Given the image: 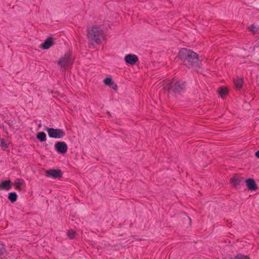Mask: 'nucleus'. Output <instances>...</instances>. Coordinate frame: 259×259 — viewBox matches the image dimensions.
I'll return each instance as SVG.
<instances>
[{"mask_svg": "<svg viewBox=\"0 0 259 259\" xmlns=\"http://www.w3.org/2000/svg\"><path fill=\"white\" fill-rule=\"evenodd\" d=\"M179 57L188 66H195L199 63L196 53L191 50L182 49L179 53Z\"/></svg>", "mask_w": 259, "mask_h": 259, "instance_id": "obj_1", "label": "nucleus"}, {"mask_svg": "<svg viewBox=\"0 0 259 259\" xmlns=\"http://www.w3.org/2000/svg\"><path fill=\"white\" fill-rule=\"evenodd\" d=\"M73 60L74 58L72 53L69 52L59 59L58 64L61 68H66L72 64Z\"/></svg>", "mask_w": 259, "mask_h": 259, "instance_id": "obj_2", "label": "nucleus"}, {"mask_svg": "<svg viewBox=\"0 0 259 259\" xmlns=\"http://www.w3.org/2000/svg\"><path fill=\"white\" fill-rule=\"evenodd\" d=\"M46 131L50 138L60 139L65 136V132L60 128L47 127Z\"/></svg>", "mask_w": 259, "mask_h": 259, "instance_id": "obj_3", "label": "nucleus"}, {"mask_svg": "<svg viewBox=\"0 0 259 259\" xmlns=\"http://www.w3.org/2000/svg\"><path fill=\"white\" fill-rule=\"evenodd\" d=\"M102 33L103 31L100 27L94 26L89 29L88 36L91 39L96 40V37L102 35Z\"/></svg>", "mask_w": 259, "mask_h": 259, "instance_id": "obj_4", "label": "nucleus"}, {"mask_svg": "<svg viewBox=\"0 0 259 259\" xmlns=\"http://www.w3.org/2000/svg\"><path fill=\"white\" fill-rule=\"evenodd\" d=\"M46 177L52 179H59L62 177V172L61 170L58 169H50L46 170Z\"/></svg>", "mask_w": 259, "mask_h": 259, "instance_id": "obj_5", "label": "nucleus"}, {"mask_svg": "<svg viewBox=\"0 0 259 259\" xmlns=\"http://www.w3.org/2000/svg\"><path fill=\"white\" fill-rule=\"evenodd\" d=\"M183 84L180 81H173L168 85L166 84L164 88L167 90H172L174 91H179V89H182Z\"/></svg>", "mask_w": 259, "mask_h": 259, "instance_id": "obj_6", "label": "nucleus"}, {"mask_svg": "<svg viewBox=\"0 0 259 259\" xmlns=\"http://www.w3.org/2000/svg\"><path fill=\"white\" fill-rule=\"evenodd\" d=\"M124 60L127 64L134 65L138 61V58L136 55L128 54L125 56Z\"/></svg>", "mask_w": 259, "mask_h": 259, "instance_id": "obj_7", "label": "nucleus"}, {"mask_svg": "<svg viewBox=\"0 0 259 259\" xmlns=\"http://www.w3.org/2000/svg\"><path fill=\"white\" fill-rule=\"evenodd\" d=\"M56 150L60 153H65L67 150V145L63 142H59L55 144Z\"/></svg>", "mask_w": 259, "mask_h": 259, "instance_id": "obj_8", "label": "nucleus"}, {"mask_svg": "<svg viewBox=\"0 0 259 259\" xmlns=\"http://www.w3.org/2000/svg\"><path fill=\"white\" fill-rule=\"evenodd\" d=\"M103 82L106 85L109 86L110 88L115 90L117 89V85L114 82L111 77H106L103 80Z\"/></svg>", "mask_w": 259, "mask_h": 259, "instance_id": "obj_9", "label": "nucleus"}, {"mask_svg": "<svg viewBox=\"0 0 259 259\" xmlns=\"http://www.w3.org/2000/svg\"><path fill=\"white\" fill-rule=\"evenodd\" d=\"M12 188V184L10 181H3L0 182V190L8 191Z\"/></svg>", "mask_w": 259, "mask_h": 259, "instance_id": "obj_10", "label": "nucleus"}, {"mask_svg": "<svg viewBox=\"0 0 259 259\" xmlns=\"http://www.w3.org/2000/svg\"><path fill=\"white\" fill-rule=\"evenodd\" d=\"M246 184L247 187L252 191H255L257 189L256 185L254 181L252 179H248L246 181Z\"/></svg>", "mask_w": 259, "mask_h": 259, "instance_id": "obj_11", "label": "nucleus"}, {"mask_svg": "<svg viewBox=\"0 0 259 259\" xmlns=\"http://www.w3.org/2000/svg\"><path fill=\"white\" fill-rule=\"evenodd\" d=\"M53 39L52 38H49L45 40V41L41 45V47L43 49H48L53 45Z\"/></svg>", "mask_w": 259, "mask_h": 259, "instance_id": "obj_12", "label": "nucleus"}, {"mask_svg": "<svg viewBox=\"0 0 259 259\" xmlns=\"http://www.w3.org/2000/svg\"><path fill=\"white\" fill-rule=\"evenodd\" d=\"M234 82L235 87L237 89H240L242 88L243 83V79L239 77H237L234 80Z\"/></svg>", "mask_w": 259, "mask_h": 259, "instance_id": "obj_13", "label": "nucleus"}, {"mask_svg": "<svg viewBox=\"0 0 259 259\" xmlns=\"http://www.w3.org/2000/svg\"><path fill=\"white\" fill-rule=\"evenodd\" d=\"M36 138L40 142H45L46 141V135L44 132H38L37 134Z\"/></svg>", "mask_w": 259, "mask_h": 259, "instance_id": "obj_14", "label": "nucleus"}, {"mask_svg": "<svg viewBox=\"0 0 259 259\" xmlns=\"http://www.w3.org/2000/svg\"><path fill=\"white\" fill-rule=\"evenodd\" d=\"M67 234L70 239H72L74 238L77 235V233L75 231H73L72 229H70L67 230Z\"/></svg>", "mask_w": 259, "mask_h": 259, "instance_id": "obj_15", "label": "nucleus"}, {"mask_svg": "<svg viewBox=\"0 0 259 259\" xmlns=\"http://www.w3.org/2000/svg\"><path fill=\"white\" fill-rule=\"evenodd\" d=\"M233 259H251L248 255H245L241 253H238L234 256Z\"/></svg>", "mask_w": 259, "mask_h": 259, "instance_id": "obj_16", "label": "nucleus"}, {"mask_svg": "<svg viewBox=\"0 0 259 259\" xmlns=\"http://www.w3.org/2000/svg\"><path fill=\"white\" fill-rule=\"evenodd\" d=\"M219 93L221 97H225L228 93V90L226 88H221L219 91Z\"/></svg>", "mask_w": 259, "mask_h": 259, "instance_id": "obj_17", "label": "nucleus"}, {"mask_svg": "<svg viewBox=\"0 0 259 259\" xmlns=\"http://www.w3.org/2000/svg\"><path fill=\"white\" fill-rule=\"evenodd\" d=\"M17 198V195L15 192H11L9 193V199L12 202H14L16 201Z\"/></svg>", "mask_w": 259, "mask_h": 259, "instance_id": "obj_18", "label": "nucleus"}, {"mask_svg": "<svg viewBox=\"0 0 259 259\" xmlns=\"http://www.w3.org/2000/svg\"><path fill=\"white\" fill-rule=\"evenodd\" d=\"M23 183V181L22 179H17L15 182V185L17 189H19Z\"/></svg>", "mask_w": 259, "mask_h": 259, "instance_id": "obj_19", "label": "nucleus"}, {"mask_svg": "<svg viewBox=\"0 0 259 259\" xmlns=\"http://www.w3.org/2000/svg\"><path fill=\"white\" fill-rule=\"evenodd\" d=\"M249 30L253 33H256L258 31V28L254 25H252L249 27Z\"/></svg>", "mask_w": 259, "mask_h": 259, "instance_id": "obj_20", "label": "nucleus"}, {"mask_svg": "<svg viewBox=\"0 0 259 259\" xmlns=\"http://www.w3.org/2000/svg\"><path fill=\"white\" fill-rule=\"evenodd\" d=\"M6 252L5 246L3 243H0V255Z\"/></svg>", "mask_w": 259, "mask_h": 259, "instance_id": "obj_21", "label": "nucleus"}, {"mask_svg": "<svg viewBox=\"0 0 259 259\" xmlns=\"http://www.w3.org/2000/svg\"><path fill=\"white\" fill-rule=\"evenodd\" d=\"M1 146H2V148L5 150L6 149L8 146V143L5 142L4 140H1Z\"/></svg>", "mask_w": 259, "mask_h": 259, "instance_id": "obj_22", "label": "nucleus"}, {"mask_svg": "<svg viewBox=\"0 0 259 259\" xmlns=\"http://www.w3.org/2000/svg\"><path fill=\"white\" fill-rule=\"evenodd\" d=\"M231 183L234 185H236L238 184V182L237 180H231Z\"/></svg>", "mask_w": 259, "mask_h": 259, "instance_id": "obj_23", "label": "nucleus"}, {"mask_svg": "<svg viewBox=\"0 0 259 259\" xmlns=\"http://www.w3.org/2000/svg\"><path fill=\"white\" fill-rule=\"evenodd\" d=\"M255 156L259 158V150L255 153Z\"/></svg>", "mask_w": 259, "mask_h": 259, "instance_id": "obj_24", "label": "nucleus"}]
</instances>
